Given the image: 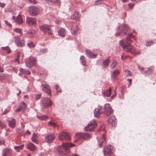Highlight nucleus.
I'll return each instance as SVG.
<instances>
[{
    "label": "nucleus",
    "mask_w": 156,
    "mask_h": 156,
    "mask_svg": "<svg viewBox=\"0 0 156 156\" xmlns=\"http://www.w3.org/2000/svg\"><path fill=\"white\" fill-rule=\"evenodd\" d=\"M20 72L22 73H23L24 74H30V72L28 70H25V69H20Z\"/></svg>",
    "instance_id": "nucleus-41"
},
{
    "label": "nucleus",
    "mask_w": 156,
    "mask_h": 156,
    "mask_svg": "<svg viewBox=\"0 0 156 156\" xmlns=\"http://www.w3.org/2000/svg\"><path fill=\"white\" fill-rule=\"evenodd\" d=\"M104 113L107 116L112 114L113 112L111 107L109 104H107L105 105L104 107Z\"/></svg>",
    "instance_id": "nucleus-5"
},
{
    "label": "nucleus",
    "mask_w": 156,
    "mask_h": 156,
    "mask_svg": "<svg viewBox=\"0 0 156 156\" xmlns=\"http://www.w3.org/2000/svg\"><path fill=\"white\" fill-rule=\"evenodd\" d=\"M122 2H127L128 0H122Z\"/></svg>",
    "instance_id": "nucleus-61"
},
{
    "label": "nucleus",
    "mask_w": 156,
    "mask_h": 156,
    "mask_svg": "<svg viewBox=\"0 0 156 156\" xmlns=\"http://www.w3.org/2000/svg\"><path fill=\"white\" fill-rule=\"evenodd\" d=\"M117 64L116 61L115 60H113L112 64L110 66V67L111 68H114L116 65Z\"/></svg>",
    "instance_id": "nucleus-44"
},
{
    "label": "nucleus",
    "mask_w": 156,
    "mask_h": 156,
    "mask_svg": "<svg viewBox=\"0 0 156 156\" xmlns=\"http://www.w3.org/2000/svg\"><path fill=\"white\" fill-rule=\"evenodd\" d=\"M28 33L32 35H33L35 33V31L33 29L30 30H29Z\"/></svg>",
    "instance_id": "nucleus-47"
},
{
    "label": "nucleus",
    "mask_w": 156,
    "mask_h": 156,
    "mask_svg": "<svg viewBox=\"0 0 156 156\" xmlns=\"http://www.w3.org/2000/svg\"><path fill=\"white\" fill-rule=\"evenodd\" d=\"M98 140L99 143V146L101 147H103L106 143L105 136L104 134H103L101 138L98 139Z\"/></svg>",
    "instance_id": "nucleus-15"
},
{
    "label": "nucleus",
    "mask_w": 156,
    "mask_h": 156,
    "mask_svg": "<svg viewBox=\"0 0 156 156\" xmlns=\"http://www.w3.org/2000/svg\"><path fill=\"white\" fill-rule=\"evenodd\" d=\"M8 76L7 74H0V81L4 80Z\"/></svg>",
    "instance_id": "nucleus-35"
},
{
    "label": "nucleus",
    "mask_w": 156,
    "mask_h": 156,
    "mask_svg": "<svg viewBox=\"0 0 156 156\" xmlns=\"http://www.w3.org/2000/svg\"><path fill=\"white\" fill-rule=\"evenodd\" d=\"M27 148L32 151H34L35 150V147L34 144L32 143H30L27 145Z\"/></svg>",
    "instance_id": "nucleus-27"
},
{
    "label": "nucleus",
    "mask_w": 156,
    "mask_h": 156,
    "mask_svg": "<svg viewBox=\"0 0 156 156\" xmlns=\"http://www.w3.org/2000/svg\"><path fill=\"white\" fill-rule=\"evenodd\" d=\"M154 70L153 67H150L147 68L144 70V72L147 75H150L151 74Z\"/></svg>",
    "instance_id": "nucleus-25"
},
{
    "label": "nucleus",
    "mask_w": 156,
    "mask_h": 156,
    "mask_svg": "<svg viewBox=\"0 0 156 156\" xmlns=\"http://www.w3.org/2000/svg\"><path fill=\"white\" fill-rule=\"evenodd\" d=\"M9 126L12 128L14 127L15 126L16 124V120L14 119H12L11 121H9Z\"/></svg>",
    "instance_id": "nucleus-29"
},
{
    "label": "nucleus",
    "mask_w": 156,
    "mask_h": 156,
    "mask_svg": "<svg viewBox=\"0 0 156 156\" xmlns=\"http://www.w3.org/2000/svg\"><path fill=\"white\" fill-rule=\"evenodd\" d=\"M26 22L30 25H35L36 23V20L35 18L27 17L26 18Z\"/></svg>",
    "instance_id": "nucleus-16"
},
{
    "label": "nucleus",
    "mask_w": 156,
    "mask_h": 156,
    "mask_svg": "<svg viewBox=\"0 0 156 156\" xmlns=\"http://www.w3.org/2000/svg\"><path fill=\"white\" fill-rule=\"evenodd\" d=\"M37 135L35 133H34L31 138L32 140L36 144L38 143V141L37 140Z\"/></svg>",
    "instance_id": "nucleus-33"
},
{
    "label": "nucleus",
    "mask_w": 156,
    "mask_h": 156,
    "mask_svg": "<svg viewBox=\"0 0 156 156\" xmlns=\"http://www.w3.org/2000/svg\"><path fill=\"white\" fill-rule=\"evenodd\" d=\"M55 138V136L54 134H50L47 136L45 140L48 143H51Z\"/></svg>",
    "instance_id": "nucleus-18"
},
{
    "label": "nucleus",
    "mask_w": 156,
    "mask_h": 156,
    "mask_svg": "<svg viewBox=\"0 0 156 156\" xmlns=\"http://www.w3.org/2000/svg\"><path fill=\"white\" fill-rule=\"evenodd\" d=\"M104 154L105 156H112L113 154L111 146L107 145L103 149Z\"/></svg>",
    "instance_id": "nucleus-8"
},
{
    "label": "nucleus",
    "mask_w": 156,
    "mask_h": 156,
    "mask_svg": "<svg viewBox=\"0 0 156 156\" xmlns=\"http://www.w3.org/2000/svg\"><path fill=\"white\" fill-rule=\"evenodd\" d=\"M40 11L39 8L34 6H30L28 10L29 14L33 16H36L38 14Z\"/></svg>",
    "instance_id": "nucleus-4"
},
{
    "label": "nucleus",
    "mask_w": 156,
    "mask_h": 156,
    "mask_svg": "<svg viewBox=\"0 0 156 156\" xmlns=\"http://www.w3.org/2000/svg\"><path fill=\"white\" fill-rule=\"evenodd\" d=\"M23 146L24 145L23 144L20 146H15L14 148L15 150H18L19 151V150H22L23 148Z\"/></svg>",
    "instance_id": "nucleus-39"
},
{
    "label": "nucleus",
    "mask_w": 156,
    "mask_h": 156,
    "mask_svg": "<svg viewBox=\"0 0 156 156\" xmlns=\"http://www.w3.org/2000/svg\"><path fill=\"white\" fill-rule=\"evenodd\" d=\"M73 156H79V155H78V154H74Z\"/></svg>",
    "instance_id": "nucleus-64"
},
{
    "label": "nucleus",
    "mask_w": 156,
    "mask_h": 156,
    "mask_svg": "<svg viewBox=\"0 0 156 156\" xmlns=\"http://www.w3.org/2000/svg\"><path fill=\"white\" fill-rule=\"evenodd\" d=\"M74 145L70 143H63L57 147V151L59 155L68 156L70 153L69 147L74 146Z\"/></svg>",
    "instance_id": "nucleus-2"
},
{
    "label": "nucleus",
    "mask_w": 156,
    "mask_h": 156,
    "mask_svg": "<svg viewBox=\"0 0 156 156\" xmlns=\"http://www.w3.org/2000/svg\"><path fill=\"white\" fill-rule=\"evenodd\" d=\"M115 96H116V94H115L113 95H112V96L111 97L112 98H115Z\"/></svg>",
    "instance_id": "nucleus-62"
},
{
    "label": "nucleus",
    "mask_w": 156,
    "mask_h": 156,
    "mask_svg": "<svg viewBox=\"0 0 156 156\" xmlns=\"http://www.w3.org/2000/svg\"><path fill=\"white\" fill-rule=\"evenodd\" d=\"M37 118L40 120H45L48 118V117L46 115H43L41 116H38Z\"/></svg>",
    "instance_id": "nucleus-38"
},
{
    "label": "nucleus",
    "mask_w": 156,
    "mask_h": 156,
    "mask_svg": "<svg viewBox=\"0 0 156 156\" xmlns=\"http://www.w3.org/2000/svg\"><path fill=\"white\" fill-rule=\"evenodd\" d=\"M125 72L126 73V76L127 77L131 76H132L131 72L128 70H126L125 71Z\"/></svg>",
    "instance_id": "nucleus-43"
},
{
    "label": "nucleus",
    "mask_w": 156,
    "mask_h": 156,
    "mask_svg": "<svg viewBox=\"0 0 156 156\" xmlns=\"http://www.w3.org/2000/svg\"><path fill=\"white\" fill-rule=\"evenodd\" d=\"M129 30V28L127 25L122 24L119 27L118 34L119 35H125Z\"/></svg>",
    "instance_id": "nucleus-3"
},
{
    "label": "nucleus",
    "mask_w": 156,
    "mask_h": 156,
    "mask_svg": "<svg viewBox=\"0 0 156 156\" xmlns=\"http://www.w3.org/2000/svg\"><path fill=\"white\" fill-rule=\"evenodd\" d=\"M58 33L59 35L62 37H64L66 34L65 30L63 28H61L58 31Z\"/></svg>",
    "instance_id": "nucleus-28"
},
{
    "label": "nucleus",
    "mask_w": 156,
    "mask_h": 156,
    "mask_svg": "<svg viewBox=\"0 0 156 156\" xmlns=\"http://www.w3.org/2000/svg\"><path fill=\"white\" fill-rule=\"evenodd\" d=\"M76 137L78 139H86L90 137V135L87 133H77L76 134Z\"/></svg>",
    "instance_id": "nucleus-14"
},
{
    "label": "nucleus",
    "mask_w": 156,
    "mask_h": 156,
    "mask_svg": "<svg viewBox=\"0 0 156 156\" xmlns=\"http://www.w3.org/2000/svg\"><path fill=\"white\" fill-rule=\"evenodd\" d=\"M119 71L118 70H115L112 73V77L113 78H115L119 75Z\"/></svg>",
    "instance_id": "nucleus-30"
},
{
    "label": "nucleus",
    "mask_w": 156,
    "mask_h": 156,
    "mask_svg": "<svg viewBox=\"0 0 156 156\" xmlns=\"http://www.w3.org/2000/svg\"><path fill=\"white\" fill-rule=\"evenodd\" d=\"M29 1L30 3L33 4H36L37 3V1L36 0H29Z\"/></svg>",
    "instance_id": "nucleus-50"
},
{
    "label": "nucleus",
    "mask_w": 156,
    "mask_h": 156,
    "mask_svg": "<svg viewBox=\"0 0 156 156\" xmlns=\"http://www.w3.org/2000/svg\"><path fill=\"white\" fill-rule=\"evenodd\" d=\"M96 126L97 124L95 121L94 120H91L88 125L85 127V130L86 131H92L96 127Z\"/></svg>",
    "instance_id": "nucleus-7"
},
{
    "label": "nucleus",
    "mask_w": 156,
    "mask_h": 156,
    "mask_svg": "<svg viewBox=\"0 0 156 156\" xmlns=\"http://www.w3.org/2000/svg\"><path fill=\"white\" fill-rule=\"evenodd\" d=\"M36 58L33 57H30L27 59L26 62V66L28 67H30L36 64Z\"/></svg>",
    "instance_id": "nucleus-9"
},
{
    "label": "nucleus",
    "mask_w": 156,
    "mask_h": 156,
    "mask_svg": "<svg viewBox=\"0 0 156 156\" xmlns=\"http://www.w3.org/2000/svg\"><path fill=\"white\" fill-rule=\"evenodd\" d=\"M133 38L134 40H136V37L132 33H129L127 37L126 40L125 41H120V45L122 47L123 49L126 52H129L131 53L136 55L139 54L135 50L134 48L130 45L129 42H132L131 39Z\"/></svg>",
    "instance_id": "nucleus-1"
},
{
    "label": "nucleus",
    "mask_w": 156,
    "mask_h": 156,
    "mask_svg": "<svg viewBox=\"0 0 156 156\" xmlns=\"http://www.w3.org/2000/svg\"><path fill=\"white\" fill-rule=\"evenodd\" d=\"M80 17V15L77 11H75L74 13L71 16L72 19L75 20L78 19Z\"/></svg>",
    "instance_id": "nucleus-23"
},
{
    "label": "nucleus",
    "mask_w": 156,
    "mask_h": 156,
    "mask_svg": "<svg viewBox=\"0 0 156 156\" xmlns=\"http://www.w3.org/2000/svg\"><path fill=\"white\" fill-rule=\"evenodd\" d=\"M70 137V134L67 132L62 133L58 136V139L61 140L69 139Z\"/></svg>",
    "instance_id": "nucleus-10"
},
{
    "label": "nucleus",
    "mask_w": 156,
    "mask_h": 156,
    "mask_svg": "<svg viewBox=\"0 0 156 156\" xmlns=\"http://www.w3.org/2000/svg\"><path fill=\"white\" fill-rule=\"evenodd\" d=\"M21 54L20 52H18L17 53V58L16 59V60L19 62V61H22L23 59V56H22L21 59H20V56Z\"/></svg>",
    "instance_id": "nucleus-34"
},
{
    "label": "nucleus",
    "mask_w": 156,
    "mask_h": 156,
    "mask_svg": "<svg viewBox=\"0 0 156 156\" xmlns=\"http://www.w3.org/2000/svg\"><path fill=\"white\" fill-rule=\"evenodd\" d=\"M52 103L51 101L49 98H44L42 100V107L43 108H47L51 106Z\"/></svg>",
    "instance_id": "nucleus-12"
},
{
    "label": "nucleus",
    "mask_w": 156,
    "mask_h": 156,
    "mask_svg": "<svg viewBox=\"0 0 156 156\" xmlns=\"http://www.w3.org/2000/svg\"><path fill=\"white\" fill-rule=\"evenodd\" d=\"M41 96V95L40 94H37L36 96V99L38 100L39 99H40Z\"/></svg>",
    "instance_id": "nucleus-53"
},
{
    "label": "nucleus",
    "mask_w": 156,
    "mask_h": 156,
    "mask_svg": "<svg viewBox=\"0 0 156 156\" xmlns=\"http://www.w3.org/2000/svg\"><path fill=\"white\" fill-rule=\"evenodd\" d=\"M3 156H11V150L8 148L4 149L3 150Z\"/></svg>",
    "instance_id": "nucleus-21"
},
{
    "label": "nucleus",
    "mask_w": 156,
    "mask_h": 156,
    "mask_svg": "<svg viewBox=\"0 0 156 156\" xmlns=\"http://www.w3.org/2000/svg\"><path fill=\"white\" fill-rule=\"evenodd\" d=\"M127 80L129 82V86H130L131 85V83H132V79H128Z\"/></svg>",
    "instance_id": "nucleus-56"
},
{
    "label": "nucleus",
    "mask_w": 156,
    "mask_h": 156,
    "mask_svg": "<svg viewBox=\"0 0 156 156\" xmlns=\"http://www.w3.org/2000/svg\"><path fill=\"white\" fill-rule=\"evenodd\" d=\"M153 43L154 42H152V41H149L146 44V46H151V45H152Z\"/></svg>",
    "instance_id": "nucleus-51"
},
{
    "label": "nucleus",
    "mask_w": 156,
    "mask_h": 156,
    "mask_svg": "<svg viewBox=\"0 0 156 156\" xmlns=\"http://www.w3.org/2000/svg\"><path fill=\"white\" fill-rule=\"evenodd\" d=\"M109 62H110L109 59V58H108L105 60H104L103 61V65L104 66L106 67L108 65Z\"/></svg>",
    "instance_id": "nucleus-36"
},
{
    "label": "nucleus",
    "mask_w": 156,
    "mask_h": 156,
    "mask_svg": "<svg viewBox=\"0 0 156 156\" xmlns=\"http://www.w3.org/2000/svg\"><path fill=\"white\" fill-rule=\"evenodd\" d=\"M58 0H48V2L51 4V3H55L57 2Z\"/></svg>",
    "instance_id": "nucleus-46"
},
{
    "label": "nucleus",
    "mask_w": 156,
    "mask_h": 156,
    "mask_svg": "<svg viewBox=\"0 0 156 156\" xmlns=\"http://www.w3.org/2000/svg\"><path fill=\"white\" fill-rule=\"evenodd\" d=\"M40 30L44 33H48L49 35L52 34V31L50 27L47 25H43L39 27Z\"/></svg>",
    "instance_id": "nucleus-6"
},
{
    "label": "nucleus",
    "mask_w": 156,
    "mask_h": 156,
    "mask_svg": "<svg viewBox=\"0 0 156 156\" xmlns=\"http://www.w3.org/2000/svg\"><path fill=\"white\" fill-rule=\"evenodd\" d=\"M82 64L84 66L86 65V60L83 56H81L80 58Z\"/></svg>",
    "instance_id": "nucleus-31"
},
{
    "label": "nucleus",
    "mask_w": 156,
    "mask_h": 156,
    "mask_svg": "<svg viewBox=\"0 0 156 156\" xmlns=\"http://www.w3.org/2000/svg\"><path fill=\"white\" fill-rule=\"evenodd\" d=\"M9 109H6L5 110H4V112H3V110H2V115L5 114H7V113H8L9 112Z\"/></svg>",
    "instance_id": "nucleus-49"
},
{
    "label": "nucleus",
    "mask_w": 156,
    "mask_h": 156,
    "mask_svg": "<svg viewBox=\"0 0 156 156\" xmlns=\"http://www.w3.org/2000/svg\"><path fill=\"white\" fill-rule=\"evenodd\" d=\"M2 48L3 50L6 51V52L8 54L10 53L11 52V51L10 49L8 47H3V48Z\"/></svg>",
    "instance_id": "nucleus-42"
},
{
    "label": "nucleus",
    "mask_w": 156,
    "mask_h": 156,
    "mask_svg": "<svg viewBox=\"0 0 156 156\" xmlns=\"http://www.w3.org/2000/svg\"><path fill=\"white\" fill-rule=\"evenodd\" d=\"M28 95H25L24 96V98H28Z\"/></svg>",
    "instance_id": "nucleus-63"
},
{
    "label": "nucleus",
    "mask_w": 156,
    "mask_h": 156,
    "mask_svg": "<svg viewBox=\"0 0 156 156\" xmlns=\"http://www.w3.org/2000/svg\"><path fill=\"white\" fill-rule=\"evenodd\" d=\"M27 45L30 48H34V47L35 45L33 42H30L29 43L27 44Z\"/></svg>",
    "instance_id": "nucleus-40"
},
{
    "label": "nucleus",
    "mask_w": 156,
    "mask_h": 156,
    "mask_svg": "<svg viewBox=\"0 0 156 156\" xmlns=\"http://www.w3.org/2000/svg\"><path fill=\"white\" fill-rule=\"evenodd\" d=\"M26 133L27 134H30V132L29 131L27 130L26 132Z\"/></svg>",
    "instance_id": "nucleus-58"
},
{
    "label": "nucleus",
    "mask_w": 156,
    "mask_h": 156,
    "mask_svg": "<svg viewBox=\"0 0 156 156\" xmlns=\"http://www.w3.org/2000/svg\"><path fill=\"white\" fill-rule=\"evenodd\" d=\"M15 42L16 45L19 47H21L24 46L25 45V41L24 40H20V36H17L14 37Z\"/></svg>",
    "instance_id": "nucleus-11"
},
{
    "label": "nucleus",
    "mask_w": 156,
    "mask_h": 156,
    "mask_svg": "<svg viewBox=\"0 0 156 156\" xmlns=\"http://www.w3.org/2000/svg\"><path fill=\"white\" fill-rule=\"evenodd\" d=\"M55 22L57 24H59L60 22V21L59 20H57L55 21Z\"/></svg>",
    "instance_id": "nucleus-59"
},
{
    "label": "nucleus",
    "mask_w": 156,
    "mask_h": 156,
    "mask_svg": "<svg viewBox=\"0 0 156 156\" xmlns=\"http://www.w3.org/2000/svg\"><path fill=\"white\" fill-rule=\"evenodd\" d=\"M108 121L109 125L112 126H115L117 123L116 119L114 116H111L109 119Z\"/></svg>",
    "instance_id": "nucleus-17"
},
{
    "label": "nucleus",
    "mask_w": 156,
    "mask_h": 156,
    "mask_svg": "<svg viewBox=\"0 0 156 156\" xmlns=\"http://www.w3.org/2000/svg\"><path fill=\"white\" fill-rule=\"evenodd\" d=\"M14 31H15L14 33V35H16V33H18L20 35H18V36H20L22 34L21 30L20 29H16Z\"/></svg>",
    "instance_id": "nucleus-37"
},
{
    "label": "nucleus",
    "mask_w": 156,
    "mask_h": 156,
    "mask_svg": "<svg viewBox=\"0 0 156 156\" xmlns=\"http://www.w3.org/2000/svg\"><path fill=\"white\" fill-rule=\"evenodd\" d=\"M129 8H132L134 6V5L132 3H129L128 4Z\"/></svg>",
    "instance_id": "nucleus-54"
},
{
    "label": "nucleus",
    "mask_w": 156,
    "mask_h": 156,
    "mask_svg": "<svg viewBox=\"0 0 156 156\" xmlns=\"http://www.w3.org/2000/svg\"><path fill=\"white\" fill-rule=\"evenodd\" d=\"M48 124L50 126L54 127L56 126H57V124L55 123L54 122L51 121L48 122Z\"/></svg>",
    "instance_id": "nucleus-45"
},
{
    "label": "nucleus",
    "mask_w": 156,
    "mask_h": 156,
    "mask_svg": "<svg viewBox=\"0 0 156 156\" xmlns=\"http://www.w3.org/2000/svg\"><path fill=\"white\" fill-rule=\"evenodd\" d=\"M15 17L13 16V18L14 19V21L18 24H21L23 23V20L21 18V16L18 15V16L15 19Z\"/></svg>",
    "instance_id": "nucleus-22"
},
{
    "label": "nucleus",
    "mask_w": 156,
    "mask_h": 156,
    "mask_svg": "<svg viewBox=\"0 0 156 156\" xmlns=\"http://www.w3.org/2000/svg\"><path fill=\"white\" fill-rule=\"evenodd\" d=\"M47 51V49H42L41 51H42L43 53H45Z\"/></svg>",
    "instance_id": "nucleus-57"
},
{
    "label": "nucleus",
    "mask_w": 156,
    "mask_h": 156,
    "mask_svg": "<svg viewBox=\"0 0 156 156\" xmlns=\"http://www.w3.org/2000/svg\"><path fill=\"white\" fill-rule=\"evenodd\" d=\"M102 107L101 106H98L94 110V116L97 118H98L100 114L102 113L101 109Z\"/></svg>",
    "instance_id": "nucleus-13"
},
{
    "label": "nucleus",
    "mask_w": 156,
    "mask_h": 156,
    "mask_svg": "<svg viewBox=\"0 0 156 156\" xmlns=\"http://www.w3.org/2000/svg\"><path fill=\"white\" fill-rule=\"evenodd\" d=\"M76 29H74L73 28L72 29V33L74 35H76L77 34V31L78 30V28L77 25L75 26Z\"/></svg>",
    "instance_id": "nucleus-32"
},
{
    "label": "nucleus",
    "mask_w": 156,
    "mask_h": 156,
    "mask_svg": "<svg viewBox=\"0 0 156 156\" xmlns=\"http://www.w3.org/2000/svg\"><path fill=\"white\" fill-rule=\"evenodd\" d=\"M5 4L0 2V7H2V8H3L5 7Z\"/></svg>",
    "instance_id": "nucleus-52"
},
{
    "label": "nucleus",
    "mask_w": 156,
    "mask_h": 156,
    "mask_svg": "<svg viewBox=\"0 0 156 156\" xmlns=\"http://www.w3.org/2000/svg\"><path fill=\"white\" fill-rule=\"evenodd\" d=\"M3 67L2 66H0V72L1 73H2L3 72Z\"/></svg>",
    "instance_id": "nucleus-55"
},
{
    "label": "nucleus",
    "mask_w": 156,
    "mask_h": 156,
    "mask_svg": "<svg viewBox=\"0 0 156 156\" xmlns=\"http://www.w3.org/2000/svg\"><path fill=\"white\" fill-rule=\"evenodd\" d=\"M112 89L111 88H109V89L106 90L103 93V94L104 96L109 97L111 94Z\"/></svg>",
    "instance_id": "nucleus-26"
},
{
    "label": "nucleus",
    "mask_w": 156,
    "mask_h": 156,
    "mask_svg": "<svg viewBox=\"0 0 156 156\" xmlns=\"http://www.w3.org/2000/svg\"><path fill=\"white\" fill-rule=\"evenodd\" d=\"M56 90L57 91V92H61V89L59 88V86L57 85H56L55 87Z\"/></svg>",
    "instance_id": "nucleus-48"
},
{
    "label": "nucleus",
    "mask_w": 156,
    "mask_h": 156,
    "mask_svg": "<svg viewBox=\"0 0 156 156\" xmlns=\"http://www.w3.org/2000/svg\"><path fill=\"white\" fill-rule=\"evenodd\" d=\"M86 54L87 56L91 58H95L97 55L94 54L90 50H86Z\"/></svg>",
    "instance_id": "nucleus-20"
},
{
    "label": "nucleus",
    "mask_w": 156,
    "mask_h": 156,
    "mask_svg": "<svg viewBox=\"0 0 156 156\" xmlns=\"http://www.w3.org/2000/svg\"><path fill=\"white\" fill-rule=\"evenodd\" d=\"M8 10L9 12H12V10L11 8L9 9H8Z\"/></svg>",
    "instance_id": "nucleus-60"
},
{
    "label": "nucleus",
    "mask_w": 156,
    "mask_h": 156,
    "mask_svg": "<svg viewBox=\"0 0 156 156\" xmlns=\"http://www.w3.org/2000/svg\"><path fill=\"white\" fill-rule=\"evenodd\" d=\"M26 108L25 103L24 102H21L19 105V108L15 110L16 112H18L21 110H24Z\"/></svg>",
    "instance_id": "nucleus-19"
},
{
    "label": "nucleus",
    "mask_w": 156,
    "mask_h": 156,
    "mask_svg": "<svg viewBox=\"0 0 156 156\" xmlns=\"http://www.w3.org/2000/svg\"><path fill=\"white\" fill-rule=\"evenodd\" d=\"M44 86L43 90L47 93L49 95H50L51 93V90L50 87L48 85L45 84L43 85Z\"/></svg>",
    "instance_id": "nucleus-24"
}]
</instances>
